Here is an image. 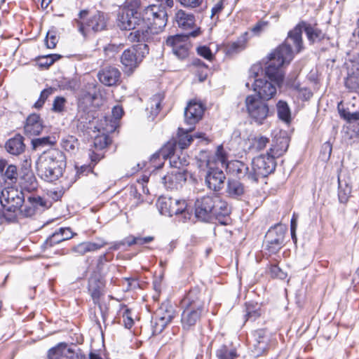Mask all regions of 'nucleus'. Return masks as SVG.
Masks as SVG:
<instances>
[{"label":"nucleus","instance_id":"obj_46","mask_svg":"<svg viewBox=\"0 0 359 359\" xmlns=\"http://www.w3.org/2000/svg\"><path fill=\"white\" fill-rule=\"evenodd\" d=\"M63 241L65 240L57 229L46 239L43 245L45 248L52 247L53 245L58 244Z\"/></svg>","mask_w":359,"mask_h":359},{"label":"nucleus","instance_id":"obj_33","mask_svg":"<svg viewBox=\"0 0 359 359\" xmlns=\"http://www.w3.org/2000/svg\"><path fill=\"white\" fill-rule=\"evenodd\" d=\"M175 20L178 26L183 29H191L195 25V16L183 10H179L176 13Z\"/></svg>","mask_w":359,"mask_h":359},{"label":"nucleus","instance_id":"obj_10","mask_svg":"<svg viewBox=\"0 0 359 359\" xmlns=\"http://www.w3.org/2000/svg\"><path fill=\"white\" fill-rule=\"evenodd\" d=\"M201 33L200 27L186 34H177L170 36L166 40V45L172 48V53L179 58L184 59L189 55L190 43L188 42L189 37H196Z\"/></svg>","mask_w":359,"mask_h":359},{"label":"nucleus","instance_id":"obj_53","mask_svg":"<svg viewBox=\"0 0 359 359\" xmlns=\"http://www.w3.org/2000/svg\"><path fill=\"white\" fill-rule=\"evenodd\" d=\"M66 99L63 97H56L53 101L52 110L60 113L64 111Z\"/></svg>","mask_w":359,"mask_h":359},{"label":"nucleus","instance_id":"obj_15","mask_svg":"<svg viewBox=\"0 0 359 359\" xmlns=\"http://www.w3.org/2000/svg\"><path fill=\"white\" fill-rule=\"evenodd\" d=\"M23 191L13 188L4 189L1 192L0 202L2 207L8 212H16L25 203Z\"/></svg>","mask_w":359,"mask_h":359},{"label":"nucleus","instance_id":"obj_58","mask_svg":"<svg viewBox=\"0 0 359 359\" xmlns=\"http://www.w3.org/2000/svg\"><path fill=\"white\" fill-rule=\"evenodd\" d=\"M95 147L102 149L108 145V138L106 136L97 137L94 140Z\"/></svg>","mask_w":359,"mask_h":359},{"label":"nucleus","instance_id":"obj_13","mask_svg":"<svg viewBox=\"0 0 359 359\" xmlns=\"http://www.w3.org/2000/svg\"><path fill=\"white\" fill-rule=\"evenodd\" d=\"M141 12L130 8H123L118 13L117 26L122 30L141 29L143 27Z\"/></svg>","mask_w":359,"mask_h":359},{"label":"nucleus","instance_id":"obj_45","mask_svg":"<svg viewBox=\"0 0 359 359\" xmlns=\"http://www.w3.org/2000/svg\"><path fill=\"white\" fill-rule=\"evenodd\" d=\"M55 143V140H52L50 136L39 137L32 140V145L34 149H37L39 147L53 145Z\"/></svg>","mask_w":359,"mask_h":359},{"label":"nucleus","instance_id":"obj_14","mask_svg":"<svg viewBox=\"0 0 359 359\" xmlns=\"http://www.w3.org/2000/svg\"><path fill=\"white\" fill-rule=\"evenodd\" d=\"M175 149L176 142L175 141L168 142L159 151H156L151 156L150 161L153 164V166L156 168H161L163 166V163H158L157 160L160 161L161 158H162L163 160L169 158L170 164L172 167H174L175 168H180V166L183 165V163L180 158L175 155Z\"/></svg>","mask_w":359,"mask_h":359},{"label":"nucleus","instance_id":"obj_8","mask_svg":"<svg viewBox=\"0 0 359 359\" xmlns=\"http://www.w3.org/2000/svg\"><path fill=\"white\" fill-rule=\"evenodd\" d=\"M105 283L100 273H93L88 278V291L93 303L98 306L102 320L105 322L108 315V306L100 302V297L104 295Z\"/></svg>","mask_w":359,"mask_h":359},{"label":"nucleus","instance_id":"obj_60","mask_svg":"<svg viewBox=\"0 0 359 359\" xmlns=\"http://www.w3.org/2000/svg\"><path fill=\"white\" fill-rule=\"evenodd\" d=\"M45 41L48 48H54L56 46L57 40L55 35L50 34V32H48Z\"/></svg>","mask_w":359,"mask_h":359},{"label":"nucleus","instance_id":"obj_4","mask_svg":"<svg viewBox=\"0 0 359 359\" xmlns=\"http://www.w3.org/2000/svg\"><path fill=\"white\" fill-rule=\"evenodd\" d=\"M195 216L202 221L210 222L219 219L230 214L227 203L218 195H208L198 198L195 201Z\"/></svg>","mask_w":359,"mask_h":359},{"label":"nucleus","instance_id":"obj_48","mask_svg":"<svg viewBox=\"0 0 359 359\" xmlns=\"http://www.w3.org/2000/svg\"><path fill=\"white\" fill-rule=\"evenodd\" d=\"M269 273L272 278H277L280 280H284L287 278V273L285 272H284L276 264H271L270 265Z\"/></svg>","mask_w":359,"mask_h":359},{"label":"nucleus","instance_id":"obj_29","mask_svg":"<svg viewBox=\"0 0 359 359\" xmlns=\"http://www.w3.org/2000/svg\"><path fill=\"white\" fill-rule=\"evenodd\" d=\"M107 244L103 240L97 242H83L72 248V251L79 255H83L87 252L96 251Z\"/></svg>","mask_w":359,"mask_h":359},{"label":"nucleus","instance_id":"obj_1","mask_svg":"<svg viewBox=\"0 0 359 359\" xmlns=\"http://www.w3.org/2000/svg\"><path fill=\"white\" fill-rule=\"evenodd\" d=\"M302 21L287 34L284 43L278 46L269 56V67L266 73L269 76H275L277 81L282 79V67L284 64L290 63L294 56V53H299L303 48Z\"/></svg>","mask_w":359,"mask_h":359},{"label":"nucleus","instance_id":"obj_44","mask_svg":"<svg viewBox=\"0 0 359 359\" xmlns=\"http://www.w3.org/2000/svg\"><path fill=\"white\" fill-rule=\"evenodd\" d=\"M60 57L61 56L57 54H50L41 56L39 58V65L41 67L48 68Z\"/></svg>","mask_w":359,"mask_h":359},{"label":"nucleus","instance_id":"obj_38","mask_svg":"<svg viewBox=\"0 0 359 359\" xmlns=\"http://www.w3.org/2000/svg\"><path fill=\"white\" fill-rule=\"evenodd\" d=\"M21 188V191H23L25 194L26 192L30 194L37 189L38 182L32 173H27L24 176Z\"/></svg>","mask_w":359,"mask_h":359},{"label":"nucleus","instance_id":"obj_49","mask_svg":"<svg viewBox=\"0 0 359 359\" xmlns=\"http://www.w3.org/2000/svg\"><path fill=\"white\" fill-rule=\"evenodd\" d=\"M53 93V89L51 88L44 89L41 91L40 94V97L39 100L35 102L34 107L37 109H40L43 107L44 104L46 100L49 97L50 95H51Z\"/></svg>","mask_w":359,"mask_h":359},{"label":"nucleus","instance_id":"obj_19","mask_svg":"<svg viewBox=\"0 0 359 359\" xmlns=\"http://www.w3.org/2000/svg\"><path fill=\"white\" fill-rule=\"evenodd\" d=\"M121 73L118 68L114 66L102 67L97 74L99 81L105 86L117 85L121 80Z\"/></svg>","mask_w":359,"mask_h":359},{"label":"nucleus","instance_id":"obj_12","mask_svg":"<svg viewBox=\"0 0 359 359\" xmlns=\"http://www.w3.org/2000/svg\"><path fill=\"white\" fill-rule=\"evenodd\" d=\"M148 53L149 46L146 42H138L137 45L123 51L121 62L128 71L133 72Z\"/></svg>","mask_w":359,"mask_h":359},{"label":"nucleus","instance_id":"obj_3","mask_svg":"<svg viewBox=\"0 0 359 359\" xmlns=\"http://www.w3.org/2000/svg\"><path fill=\"white\" fill-rule=\"evenodd\" d=\"M183 311L181 315L182 328L186 330H191L201 317L207 313L204 295L198 288L191 289L181 302Z\"/></svg>","mask_w":359,"mask_h":359},{"label":"nucleus","instance_id":"obj_63","mask_svg":"<svg viewBox=\"0 0 359 359\" xmlns=\"http://www.w3.org/2000/svg\"><path fill=\"white\" fill-rule=\"evenodd\" d=\"M64 240H69L74 236V233L69 227H61L58 229Z\"/></svg>","mask_w":359,"mask_h":359},{"label":"nucleus","instance_id":"obj_54","mask_svg":"<svg viewBox=\"0 0 359 359\" xmlns=\"http://www.w3.org/2000/svg\"><path fill=\"white\" fill-rule=\"evenodd\" d=\"M197 53L204 57L205 59L212 61L214 58V55L212 54L211 50L209 47L206 46H202L197 48Z\"/></svg>","mask_w":359,"mask_h":359},{"label":"nucleus","instance_id":"obj_50","mask_svg":"<svg viewBox=\"0 0 359 359\" xmlns=\"http://www.w3.org/2000/svg\"><path fill=\"white\" fill-rule=\"evenodd\" d=\"M76 143L77 140L73 136H70L67 139H63L61 145L64 149L70 151L75 149Z\"/></svg>","mask_w":359,"mask_h":359},{"label":"nucleus","instance_id":"obj_6","mask_svg":"<svg viewBox=\"0 0 359 359\" xmlns=\"http://www.w3.org/2000/svg\"><path fill=\"white\" fill-rule=\"evenodd\" d=\"M168 13L159 12L158 16L154 18L148 25L143 26L141 29H136L130 32L128 39L130 42H148L153 39V36L161 32L167 25Z\"/></svg>","mask_w":359,"mask_h":359},{"label":"nucleus","instance_id":"obj_37","mask_svg":"<svg viewBox=\"0 0 359 359\" xmlns=\"http://www.w3.org/2000/svg\"><path fill=\"white\" fill-rule=\"evenodd\" d=\"M256 335L261 338V341L254 343L252 351L255 356H259L267 349L268 338L264 335V331L262 330L256 331Z\"/></svg>","mask_w":359,"mask_h":359},{"label":"nucleus","instance_id":"obj_42","mask_svg":"<svg viewBox=\"0 0 359 359\" xmlns=\"http://www.w3.org/2000/svg\"><path fill=\"white\" fill-rule=\"evenodd\" d=\"M276 107L278 118L282 121L289 122L290 120L291 113L287 102L280 100L277 103Z\"/></svg>","mask_w":359,"mask_h":359},{"label":"nucleus","instance_id":"obj_39","mask_svg":"<svg viewBox=\"0 0 359 359\" xmlns=\"http://www.w3.org/2000/svg\"><path fill=\"white\" fill-rule=\"evenodd\" d=\"M246 38L243 36L236 41L229 43L225 46V53L226 55H231L236 54L245 48Z\"/></svg>","mask_w":359,"mask_h":359},{"label":"nucleus","instance_id":"obj_55","mask_svg":"<svg viewBox=\"0 0 359 359\" xmlns=\"http://www.w3.org/2000/svg\"><path fill=\"white\" fill-rule=\"evenodd\" d=\"M179 3L187 8H196L201 5L203 0H178Z\"/></svg>","mask_w":359,"mask_h":359},{"label":"nucleus","instance_id":"obj_16","mask_svg":"<svg viewBox=\"0 0 359 359\" xmlns=\"http://www.w3.org/2000/svg\"><path fill=\"white\" fill-rule=\"evenodd\" d=\"M157 205L162 215L169 217L185 214L187 207L185 200H178L172 197L159 198Z\"/></svg>","mask_w":359,"mask_h":359},{"label":"nucleus","instance_id":"obj_18","mask_svg":"<svg viewBox=\"0 0 359 359\" xmlns=\"http://www.w3.org/2000/svg\"><path fill=\"white\" fill-rule=\"evenodd\" d=\"M285 231L281 226H276L270 229L265 237L266 250L271 254H276L283 248L285 241Z\"/></svg>","mask_w":359,"mask_h":359},{"label":"nucleus","instance_id":"obj_32","mask_svg":"<svg viewBox=\"0 0 359 359\" xmlns=\"http://www.w3.org/2000/svg\"><path fill=\"white\" fill-rule=\"evenodd\" d=\"M165 8L162 5H150L141 12L143 26H147L158 16L159 12H164Z\"/></svg>","mask_w":359,"mask_h":359},{"label":"nucleus","instance_id":"obj_47","mask_svg":"<svg viewBox=\"0 0 359 359\" xmlns=\"http://www.w3.org/2000/svg\"><path fill=\"white\" fill-rule=\"evenodd\" d=\"M339 113L341 116L349 123L359 120V111H351L350 109L347 108L346 109H339Z\"/></svg>","mask_w":359,"mask_h":359},{"label":"nucleus","instance_id":"obj_59","mask_svg":"<svg viewBox=\"0 0 359 359\" xmlns=\"http://www.w3.org/2000/svg\"><path fill=\"white\" fill-rule=\"evenodd\" d=\"M267 25L268 22L260 20L250 29V31L254 35H259Z\"/></svg>","mask_w":359,"mask_h":359},{"label":"nucleus","instance_id":"obj_56","mask_svg":"<svg viewBox=\"0 0 359 359\" xmlns=\"http://www.w3.org/2000/svg\"><path fill=\"white\" fill-rule=\"evenodd\" d=\"M332 147L330 142H325L322 147L320 154L323 159H329L332 154Z\"/></svg>","mask_w":359,"mask_h":359},{"label":"nucleus","instance_id":"obj_26","mask_svg":"<svg viewBox=\"0 0 359 359\" xmlns=\"http://www.w3.org/2000/svg\"><path fill=\"white\" fill-rule=\"evenodd\" d=\"M18 173L17 167L14 165H8L4 159H0V185L2 182L9 180V183H15L18 179Z\"/></svg>","mask_w":359,"mask_h":359},{"label":"nucleus","instance_id":"obj_27","mask_svg":"<svg viewBox=\"0 0 359 359\" xmlns=\"http://www.w3.org/2000/svg\"><path fill=\"white\" fill-rule=\"evenodd\" d=\"M43 126L39 115L36 114H30L24 126L25 133L27 135H38L42 131Z\"/></svg>","mask_w":359,"mask_h":359},{"label":"nucleus","instance_id":"obj_41","mask_svg":"<svg viewBox=\"0 0 359 359\" xmlns=\"http://www.w3.org/2000/svg\"><path fill=\"white\" fill-rule=\"evenodd\" d=\"M250 149L256 151L264 149L266 144L269 142V139L265 136L257 135L250 140Z\"/></svg>","mask_w":359,"mask_h":359},{"label":"nucleus","instance_id":"obj_31","mask_svg":"<svg viewBox=\"0 0 359 359\" xmlns=\"http://www.w3.org/2000/svg\"><path fill=\"white\" fill-rule=\"evenodd\" d=\"M24 138L20 135H16L14 137L9 139L5 145L6 151L12 155L18 156L22 154L25 149Z\"/></svg>","mask_w":359,"mask_h":359},{"label":"nucleus","instance_id":"obj_23","mask_svg":"<svg viewBox=\"0 0 359 359\" xmlns=\"http://www.w3.org/2000/svg\"><path fill=\"white\" fill-rule=\"evenodd\" d=\"M162 183L167 189H178L187 180L185 174L175 170L161 178Z\"/></svg>","mask_w":359,"mask_h":359},{"label":"nucleus","instance_id":"obj_9","mask_svg":"<svg viewBox=\"0 0 359 359\" xmlns=\"http://www.w3.org/2000/svg\"><path fill=\"white\" fill-rule=\"evenodd\" d=\"M276 163L275 158L269 152L252 159V170L249 174V180L257 182L259 177H266L275 170Z\"/></svg>","mask_w":359,"mask_h":359},{"label":"nucleus","instance_id":"obj_34","mask_svg":"<svg viewBox=\"0 0 359 359\" xmlns=\"http://www.w3.org/2000/svg\"><path fill=\"white\" fill-rule=\"evenodd\" d=\"M288 147V139L285 137H279L276 138L268 152L274 158H278L283 156L286 152Z\"/></svg>","mask_w":359,"mask_h":359},{"label":"nucleus","instance_id":"obj_30","mask_svg":"<svg viewBox=\"0 0 359 359\" xmlns=\"http://www.w3.org/2000/svg\"><path fill=\"white\" fill-rule=\"evenodd\" d=\"M72 348L68 347L65 343H60L48 351V359H70Z\"/></svg>","mask_w":359,"mask_h":359},{"label":"nucleus","instance_id":"obj_40","mask_svg":"<svg viewBox=\"0 0 359 359\" xmlns=\"http://www.w3.org/2000/svg\"><path fill=\"white\" fill-rule=\"evenodd\" d=\"M339 190H338V198L339 201L341 203H346L351 193V187L346 182L341 181L339 178Z\"/></svg>","mask_w":359,"mask_h":359},{"label":"nucleus","instance_id":"obj_52","mask_svg":"<svg viewBox=\"0 0 359 359\" xmlns=\"http://www.w3.org/2000/svg\"><path fill=\"white\" fill-rule=\"evenodd\" d=\"M219 359H233L236 357V351L233 350H228L226 346L218 350L217 353Z\"/></svg>","mask_w":359,"mask_h":359},{"label":"nucleus","instance_id":"obj_17","mask_svg":"<svg viewBox=\"0 0 359 359\" xmlns=\"http://www.w3.org/2000/svg\"><path fill=\"white\" fill-rule=\"evenodd\" d=\"M175 311L170 305H162L151 320L153 335L163 332L165 327L172 320Z\"/></svg>","mask_w":359,"mask_h":359},{"label":"nucleus","instance_id":"obj_35","mask_svg":"<svg viewBox=\"0 0 359 359\" xmlns=\"http://www.w3.org/2000/svg\"><path fill=\"white\" fill-rule=\"evenodd\" d=\"M164 94L159 93L155 94L149 101V106L147 109L149 110V118L154 120L161 109V103L164 100Z\"/></svg>","mask_w":359,"mask_h":359},{"label":"nucleus","instance_id":"obj_2","mask_svg":"<svg viewBox=\"0 0 359 359\" xmlns=\"http://www.w3.org/2000/svg\"><path fill=\"white\" fill-rule=\"evenodd\" d=\"M65 167L66 156L57 149L43 151L36 162L38 175L48 182H53L62 177Z\"/></svg>","mask_w":359,"mask_h":359},{"label":"nucleus","instance_id":"obj_28","mask_svg":"<svg viewBox=\"0 0 359 359\" xmlns=\"http://www.w3.org/2000/svg\"><path fill=\"white\" fill-rule=\"evenodd\" d=\"M245 192V187L242 182L236 179H229L226 184V193L227 196L238 199Z\"/></svg>","mask_w":359,"mask_h":359},{"label":"nucleus","instance_id":"obj_36","mask_svg":"<svg viewBox=\"0 0 359 359\" xmlns=\"http://www.w3.org/2000/svg\"><path fill=\"white\" fill-rule=\"evenodd\" d=\"M194 127L187 128H178V140H174L176 142V147L178 146L180 149H184L190 145L193 141V136L189 133L194 130Z\"/></svg>","mask_w":359,"mask_h":359},{"label":"nucleus","instance_id":"obj_25","mask_svg":"<svg viewBox=\"0 0 359 359\" xmlns=\"http://www.w3.org/2000/svg\"><path fill=\"white\" fill-rule=\"evenodd\" d=\"M225 168L227 173L239 179L245 177L249 180V174L251 171L243 162L237 160L229 161L226 163Z\"/></svg>","mask_w":359,"mask_h":359},{"label":"nucleus","instance_id":"obj_24","mask_svg":"<svg viewBox=\"0 0 359 359\" xmlns=\"http://www.w3.org/2000/svg\"><path fill=\"white\" fill-rule=\"evenodd\" d=\"M302 25L310 43H320L325 39H329L327 34L317 25H311L305 21H302Z\"/></svg>","mask_w":359,"mask_h":359},{"label":"nucleus","instance_id":"obj_7","mask_svg":"<svg viewBox=\"0 0 359 359\" xmlns=\"http://www.w3.org/2000/svg\"><path fill=\"white\" fill-rule=\"evenodd\" d=\"M245 104L249 117L258 125L263 124L273 113L267 102L257 95H248Z\"/></svg>","mask_w":359,"mask_h":359},{"label":"nucleus","instance_id":"obj_51","mask_svg":"<svg viewBox=\"0 0 359 359\" xmlns=\"http://www.w3.org/2000/svg\"><path fill=\"white\" fill-rule=\"evenodd\" d=\"M262 72L263 68L261 64L253 65L249 70V79L250 81L253 80L254 82L256 79H259L257 77L260 74H262Z\"/></svg>","mask_w":359,"mask_h":359},{"label":"nucleus","instance_id":"obj_5","mask_svg":"<svg viewBox=\"0 0 359 359\" xmlns=\"http://www.w3.org/2000/svg\"><path fill=\"white\" fill-rule=\"evenodd\" d=\"M87 15V11H81L78 15L79 18L74 20V25L83 36L106 29L107 19L104 13L97 11L93 15L86 18Z\"/></svg>","mask_w":359,"mask_h":359},{"label":"nucleus","instance_id":"obj_22","mask_svg":"<svg viewBox=\"0 0 359 359\" xmlns=\"http://www.w3.org/2000/svg\"><path fill=\"white\" fill-rule=\"evenodd\" d=\"M25 197L27 201L25 204L22 203V207L18 209L25 217H31L38 209L46 207V202L39 196L29 195Z\"/></svg>","mask_w":359,"mask_h":359},{"label":"nucleus","instance_id":"obj_43","mask_svg":"<svg viewBox=\"0 0 359 359\" xmlns=\"http://www.w3.org/2000/svg\"><path fill=\"white\" fill-rule=\"evenodd\" d=\"M246 320H255L261 315L260 306L257 303H246Z\"/></svg>","mask_w":359,"mask_h":359},{"label":"nucleus","instance_id":"obj_21","mask_svg":"<svg viewBox=\"0 0 359 359\" xmlns=\"http://www.w3.org/2000/svg\"><path fill=\"white\" fill-rule=\"evenodd\" d=\"M226 176L219 168H210L205 175V184L208 188L214 191H220L223 187Z\"/></svg>","mask_w":359,"mask_h":359},{"label":"nucleus","instance_id":"obj_61","mask_svg":"<svg viewBox=\"0 0 359 359\" xmlns=\"http://www.w3.org/2000/svg\"><path fill=\"white\" fill-rule=\"evenodd\" d=\"M130 312L128 309H126L123 313L124 325L126 328L128 329H130L134 323L133 318L130 316Z\"/></svg>","mask_w":359,"mask_h":359},{"label":"nucleus","instance_id":"obj_20","mask_svg":"<svg viewBox=\"0 0 359 359\" xmlns=\"http://www.w3.org/2000/svg\"><path fill=\"white\" fill-rule=\"evenodd\" d=\"M204 107L202 104L190 101L184 109V123L189 127H194L203 116Z\"/></svg>","mask_w":359,"mask_h":359},{"label":"nucleus","instance_id":"obj_64","mask_svg":"<svg viewBox=\"0 0 359 359\" xmlns=\"http://www.w3.org/2000/svg\"><path fill=\"white\" fill-rule=\"evenodd\" d=\"M76 174L79 176L81 175H87L89 172H92V168L88 165H83L81 167L76 166Z\"/></svg>","mask_w":359,"mask_h":359},{"label":"nucleus","instance_id":"obj_62","mask_svg":"<svg viewBox=\"0 0 359 359\" xmlns=\"http://www.w3.org/2000/svg\"><path fill=\"white\" fill-rule=\"evenodd\" d=\"M79 87V82L76 79H72L65 81L64 88L67 90H75Z\"/></svg>","mask_w":359,"mask_h":359},{"label":"nucleus","instance_id":"obj_57","mask_svg":"<svg viewBox=\"0 0 359 359\" xmlns=\"http://www.w3.org/2000/svg\"><path fill=\"white\" fill-rule=\"evenodd\" d=\"M216 156L217 157V159L220 161L222 166H225L226 163L229 162L227 161V157L226 152L224 150V148L222 145H219L217 147V151H216Z\"/></svg>","mask_w":359,"mask_h":359},{"label":"nucleus","instance_id":"obj_11","mask_svg":"<svg viewBox=\"0 0 359 359\" xmlns=\"http://www.w3.org/2000/svg\"><path fill=\"white\" fill-rule=\"evenodd\" d=\"M269 67V60L266 63L265 75L270 81L265 79H256L252 84L254 91L257 93V96L264 101L271 99L277 91V86L280 87L284 79V73L282 71V79L277 81L275 76H269L266 73V69Z\"/></svg>","mask_w":359,"mask_h":359}]
</instances>
